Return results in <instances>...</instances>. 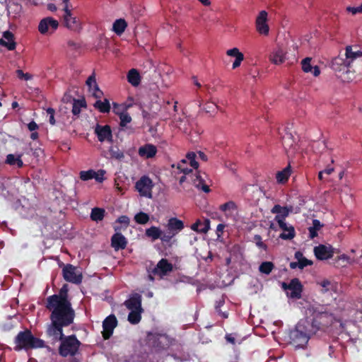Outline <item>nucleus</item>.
<instances>
[{
  "label": "nucleus",
  "instance_id": "nucleus-1",
  "mask_svg": "<svg viewBox=\"0 0 362 362\" xmlns=\"http://www.w3.org/2000/svg\"><path fill=\"white\" fill-rule=\"evenodd\" d=\"M46 308L51 311V322L47 325L46 334H54L63 331V327H68L73 323L75 317V311L71 303L66 301L53 303L47 302Z\"/></svg>",
  "mask_w": 362,
  "mask_h": 362
},
{
  "label": "nucleus",
  "instance_id": "nucleus-2",
  "mask_svg": "<svg viewBox=\"0 0 362 362\" xmlns=\"http://www.w3.org/2000/svg\"><path fill=\"white\" fill-rule=\"evenodd\" d=\"M306 321L310 326L309 332L316 334L325 332L334 322V315L323 306L310 305L305 310Z\"/></svg>",
  "mask_w": 362,
  "mask_h": 362
},
{
  "label": "nucleus",
  "instance_id": "nucleus-3",
  "mask_svg": "<svg viewBox=\"0 0 362 362\" xmlns=\"http://www.w3.org/2000/svg\"><path fill=\"white\" fill-rule=\"evenodd\" d=\"M53 342L60 341L58 349L59 354L62 357L76 356L79 354L81 342L75 334L65 336L63 331L60 334H47Z\"/></svg>",
  "mask_w": 362,
  "mask_h": 362
},
{
  "label": "nucleus",
  "instance_id": "nucleus-4",
  "mask_svg": "<svg viewBox=\"0 0 362 362\" xmlns=\"http://www.w3.org/2000/svg\"><path fill=\"white\" fill-rule=\"evenodd\" d=\"M13 349L16 351L45 347V341L34 337L29 329L20 332L15 337Z\"/></svg>",
  "mask_w": 362,
  "mask_h": 362
},
{
  "label": "nucleus",
  "instance_id": "nucleus-5",
  "mask_svg": "<svg viewBox=\"0 0 362 362\" xmlns=\"http://www.w3.org/2000/svg\"><path fill=\"white\" fill-rule=\"evenodd\" d=\"M186 160H182L177 165V168L182 172L185 175H182L179 180L180 185L187 180H190L195 187L202 189L205 193L210 192L209 186L206 184L204 179L199 173H193L192 169L185 168Z\"/></svg>",
  "mask_w": 362,
  "mask_h": 362
},
{
  "label": "nucleus",
  "instance_id": "nucleus-6",
  "mask_svg": "<svg viewBox=\"0 0 362 362\" xmlns=\"http://www.w3.org/2000/svg\"><path fill=\"white\" fill-rule=\"evenodd\" d=\"M312 332L307 330L305 326L302 323H298L293 330H291L289 334L290 343L296 348L304 347L310 339V334Z\"/></svg>",
  "mask_w": 362,
  "mask_h": 362
},
{
  "label": "nucleus",
  "instance_id": "nucleus-7",
  "mask_svg": "<svg viewBox=\"0 0 362 362\" xmlns=\"http://www.w3.org/2000/svg\"><path fill=\"white\" fill-rule=\"evenodd\" d=\"M64 279L70 283L80 284L82 282L83 275L77 271V267L71 264H67L62 269Z\"/></svg>",
  "mask_w": 362,
  "mask_h": 362
},
{
  "label": "nucleus",
  "instance_id": "nucleus-8",
  "mask_svg": "<svg viewBox=\"0 0 362 362\" xmlns=\"http://www.w3.org/2000/svg\"><path fill=\"white\" fill-rule=\"evenodd\" d=\"M281 287L285 291H290L287 293V296L291 298L299 299L301 298V293L303 291V285L298 279L294 278L291 280L289 284L283 282Z\"/></svg>",
  "mask_w": 362,
  "mask_h": 362
},
{
  "label": "nucleus",
  "instance_id": "nucleus-9",
  "mask_svg": "<svg viewBox=\"0 0 362 362\" xmlns=\"http://www.w3.org/2000/svg\"><path fill=\"white\" fill-rule=\"evenodd\" d=\"M59 27V22L52 17H46L42 19L38 25V30L42 35H51Z\"/></svg>",
  "mask_w": 362,
  "mask_h": 362
},
{
  "label": "nucleus",
  "instance_id": "nucleus-10",
  "mask_svg": "<svg viewBox=\"0 0 362 362\" xmlns=\"http://www.w3.org/2000/svg\"><path fill=\"white\" fill-rule=\"evenodd\" d=\"M135 187L142 197H152V180L147 176H142L136 182Z\"/></svg>",
  "mask_w": 362,
  "mask_h": 362
},
{
  "label": "nucleus",
  "instance_id": "nucleus-11",
  "mask_svg": "<svg viewBox=\"0 0 362 362\" xmlns=\"http://www.w3.org/2000/svg\"><path fill=\"white\" fill-rule=\"evenodd\" d=\"M293 211L292 206H281L279 204H275L271 209L272 214H276L274 221L284 226V221H286V218L288 216L289 214Z\"/></svg>",
  "mask_w": 362,
  "mask_h": 362
},
{
  "label": "nucleus",
  "instance_id": "nucleus-12",
  "mask_svg": "<svg viewBox=\"0 0 362 362\" xmlns=\"http://www.w3.org/2000/svg\"><path fill=\"white\" fill-rule=\"evenodd\" d=\"M114 229L116 233L111 237V247L114 248L115 251L125 249L128 242L127 238L119 232L122 228L115 226Z\"/></svg>",
  "mask_w": 362,
  "mask_h": 362
},
{
  "label": "nucleus",
  "instance_id": "nucleus-13",
  "mask_svg": "<svg viewBox=\"0 0 362 362\" xmlns=\"http://www.w3.org/2000/svg\"><path fill=\"white\" fill-rule=\"evenodd\" d=\"M173 270V265L167 259L162 258L152 269L151 274L163 278Z\"/></svg>",
  "mask_w": 362,
  "mask_h": 362
},
{
  "label": "nucleus",
  "instance_id": "nucleus-14",
  "mask_svg": "<svg viewBox=\"0 0 362 362\" xmlns=\"http://www.w3.org/2000/svg\"><path fill=\"white\" fill-rule=\"evenodd\" d=\"M117 325V320L115 315H110L103 322V337L108 339L113 334L114 329Z\"/></svg>",
  "mask_w": 362,
  "mask_h": 362
},
{
  "label": "nucleus",
  "instance_id": "nucleus-15",
  "mask_svg": "<svg viewBox=\"0 0 362 362\" xmlns=\"http://www.w3.org/2000/svg\"><path fill=\"white\" fill-rule=\"evenodd\" d=\"M268 13L266 11H261L257 16L255 26L257 31L260 35H267L269 32V28L267 24Z\"/></svg>",
  "mask_w": 362,
  "mask_h": 362
},
{
  "label": "nucleus",
  "instance_id": "nucleus-16",
  "mask_svg": "<svg viewBox=\"0 0 362 362\" xmlns=\"http://www.w3.org/2000/svg\"><path fill=\"white\" fill-rule=\"evenodd\" d=\"M94 132L99 141L103 142L107 141L112 142V133L110 125L106 124L102 126L98 124L95 127Z\"/></svg>",
  "mask_w": 362,
  "mask_h": 362
},
{
  "label": "nucleus",
  "instance_id": "nucleus-17",
  "mask_svg": "<svg viewBox=\"0 0 362 362\" xmlns=\"http://www.w3.org/2000/svg\"><path fill=\"white\" fill-rule=\"evenodd\" d=\"M314 254L317 259L325 260L334 255V249L331 245H320L314 247Z\"/></svg>",
  "mask_w": 362,
  "mask_h": 362
},
{
  "label": "nucleus",
  "instance_id": "nucleus-18",
  "mask_svg": "<svg viewBox=\"0 0 362 362\" xmlns=\"http://www.w3.org/2000/svg\"><path fill=\"white\" fill-rule=\"evenodd\" d=\"M105 171L104 170H99L98 172H95L94 170H82L79 173V177L83 181L95 179L97 182H102L105 180Z\"/></svg>",
  "mask_w": 362,
  "mask_h": 362
},
{
  "label": "nucleus",
  "instance_id": "nucleus-19",
  "mask_svg": "<svg viewBox=\"0 0 362 362\" xmlns=\"http://www.w3.org/2000/svg\"><path fill=\"white\" fill-rule=\"evenodd\" d=\"M331 67L336 73H347L351 66L346 58L339 56L332 59Z\"/></svg>",
  "mask_w": 362,
  "mask_h": 362
},
{
  "label": "nucleus",
  "instance_id": "nucleus-20",
  "mask_svg": "<svg viewBox=\"0 0 362 362\" xmlns=\"http://www.w3.org/2000/svg\"><path fill=\"white\" fill-rule=\"evenodd\" d=\"M64 22L65 26L71 30L78 31L81 29L80 22L76 17L72 16L71 11L67 8L64 10Z\"/></svg>",
  "mask_w": 362,
  "mask_h": 362
},
{
  "label": "nucleus",
  "instance_id": "nucleus-21",
  "mask_svg": "<svg viewBox=\"0 0 362 362\" xmlns=\"http://www.w3.org/2000/svg\"><path fill=\"white\" fill-rule=\"evenodd\" d=\"M64 300L66 303H71L68 299V286L66 284L61 288L59 294L52 295L47 298V302H50V304L57 303V301L62 302Z\"/></svg>",
  "mask_w": 362,
  "mask_h": 362
},
{
  "label": "nucleus",
  "instance_id": "nucleus-22",
  "mask_svg": "<svg viewBox=\"0 0 362 362\" xmlns=\"http://www.w3.org/2000/svg\"><path fill=\"white\" fill-rule=\"evenodd\" d=\"M0 45L6 47L8 50L15 49L16 43L14 40L13 34L9 30L4 32L3 37L0 39Z\"/></svg>",
  "mask_w": 362,
  "mask_h": 362
},
{
  "label": "nucleus",
  "instance_id": "nucleus-23",
  "mask_svg": "<svg viewBox=\"0 0 362 362\" xmlns=\"http://www.w3.org/2000/svg\"><path fill=\"white\" fill-rule=\"evenodd\" d=\"M124 305L130 310H143L141 308V296L135 293L124 303Z\"/></svg>",
  "mask_w": 362,
  "mask_h": 362
},
{
  "label": "nucleus",
  "instance_id": "nucleus-24",
  "mask_svg": "<svg viewBox=\"0 0 362 362\" xmlns=\"http://www.w3.org/2000/svg\"><path fill=\"white\" fill-rule=\"evenodd\" d=\"M157 153L156 147L153 144H146L139 148V155L145 158H151Z\"/></svg>",
  "mask_w": 362,
  "mask_h": 362
},
{
  "label": "nucleus",
  "instance_id": "nucleus-25",
  "mask_svg": "<svg viewBox=\"0 0 362 362\" xmlns=\"http://www.w3.org/2000/svg\"><path fill=\"white\" fill-rule=\"evenodd\" d=\"M166 228L177 235L184 228V223L177 218H170L168 221Z\"/></svg>",
  "mask_w": 362,
  "mask_h": 362
},
{
  "label": "nucleus",
  "instance_id": "nucleus-26",
  "mask_svg": "<svg viewBox=\"0 0 362 362\" xmlns=\"http://www.w3.org/2000/svg\"><path fill=\"white\" fill-rule=\"evenodd\" d=\"M279 228L284 230L282 233L279 235V238L282 240H291L296 235L295 228L292 226H288L286 221H284V226L279 224Z\"/></svg>",
  "mask_w": 362,
  "mask_h": 362
},
{
  "label": "nucleus",
  "instance_id": "nucleus-27",
  "mask_svg": "<svg viewBox=\"0 0 362 362\" xmlns=\"http://www.w3.org/2000/svg\"><path fill=\"white\" fill-rule=\"evenodd\" d=\"M285 54L284 50L279 47L271 53L269 59L274 64H281L285 60Z\"/></svg>",
  "mask_w": 362,
  "mask_h": 362
},
{
  "label": "nucleus",
  "instance_id": "nucleus-28",
  "mask_svg": "<svg viewBox=\"0 0 362 362\" xmlns=\"http://www.w3.org/2000/svg\"><path fill=\"white\" fill-rule=\"evenodd\" d=\"M175 235V233L167 229L165 231L162 230V235L160 240L163 245L170 247L176 242V240H173V238Z\"/></svg>",
  "mask_w": 362,
  "mask_h": 362
},
{
  "label": "nucleus",
  "instance_id": "nucleus-29",
  "mask_svg": "<svg viewBox=\"0 0 362 362\" xmlns=\"http://www.w3.org/2000/svg\"><path fill=\"white\" fill-rule=\"evenodd\" d=\"M210 223L209 220H205L204 222H202L200 220H197L191 226L192 230L199 233H206L210 228Z\"/></svg>",
  "mask_w": 362,
  "mask_h": 362
},
{
  "label": "nucleus",
  "instance_id": "nucleus-30",
  "mask_svg": "<svg viewBox=\"0 0 362 362\" xmlns=\"http://www.w3.org/2000/svg\"><path fill=\"white\" fill-rule=\"evenodd\" d=\"M345 56L346 59L348 61L349 65L351 66V64L353 62L354 60L356 59L358 57H362V51H353L351 46H347L346 47Z\"/></svg>",
  "mask_w": 362,
  "mask_h": 362
},
{
  "label": "nucleus",
  "instance_id": "nucleus-31",
  "mask_svg": "<svg viewBox=\"0 0 362 362\" xmlns=\"http://www.w3.org/2000/svg\"><path fill=\"white\" fill-rule=\"evenodd\" d=\"M127 81L133 86H137L141 82V76L139 71L135 69H132L127 74Z\"/></svg>",
  "mask_w": 362,
  "mask_h": 362
},
{
  "label": "nucleus",
  "instance_id": "nucleus-32",
  "mask_svg": "<svg viewBox=\"0 0 362 362\" xmlns=\"http://www.w3.org/2000/svg\"><path fill=\"white\" fill-rule=\"evenodd\" d=\"M22 154L17 156L14 154H8L6 156V163L10 165H16L18 168L23 166V162L21 159Z\"/></svg>",
  "mask_w": 362,
  "mask_h": 362
},
{
  "label": "nucleus",
  "instance_id": "nucleus-33",
  "mask_svg": "<svg viewBox=\"0 0 362 362\" xmlns=\"http://www.w3.org/2000/svg\"><path fill=\"white\" fill-rule=\"evenodd\" d=\"M285 134L281 136L282 145L285 150L291 148L295 144V139L291 133L288 132L286 129H284Z\"/></svg>",
  "mask_w": 362,
  "mask_h": 362
},
{
  "label": "nucleus",
  "instance_id": "nucleus-34",
  "mask_svg": "<svg viewBox=\"0 0 362 362\" xmlns=\"http://www.w3.org/2000/svg\"><path fill=\"white\" fill-rule=\"evenodd\" d=\"M127 27V23L124 19L119 18L116 20L112 25V30L117 35H121Z\"/></svg>",
  "mask_w": 362,
  "mask_h": 362
},
{
  "label": "nucleus",
  "instance_id": "nucleus-35",
  "mask_svg": "<svg viewBox=\"0 0 362 362\" xmlns=\"http://www.w3.org/2000/svg\"><path fill=\"white\" fill-rule=\"evenodd\" d=\"M145 235L154 241L161 238L162 230L158 227L151 226L146 229Z\"/></svg>",
  "mask_w": 362,
  "mask_h": 362
},
{
  "label": "nucleus",
  "instance_id": "nucleus-36",
  "mask_svg": "<svg viewBox=\"0 0 362 362\" xmlns=\"http://www.w3.org/2000/svg\"><path fill=\"white\" fill-rule=\"evenodd\" d=\"M94 107L98 110L101 113H108L110 111V104L107 99L103 101L98 100L93 105Z\"/></svg>",
  "mask_w": 362,
  "mask_h": 362
},
{
  "label": "nucleus",
  "instance_id": "nucleus-37",
  "mask_svg": "<svg viewBox=\"0 0 362 362\" xmlns=\"http://www.w3.org/2000/svg\"><path fill=\"white\" fill-rule=\"evenodd\" d=\"M105 211L102 208L95 207L92 209L90 218L94 221H100L104 218Z\"/></svg>",
  "mask_w": 362,
  "mask_h": 362
},
{
  "label": "nucleus",
  "instance_id": "nucleus-38",
  "mask_svg": "<svg viewBox=\"0 0 362 362\" xmlns=\"http://www.w3.org/2000/svg\"><path fill=\"white\" fill-rule=\"evenodd\" d=\"M143 310H132L128 315V321L132 325L138 324L141 319V312Z\"/></svg>",
  "mask_w": 362,
  "mask_h": 362
},
{
  "label": "nucleus",
  "instance_id": "nucleus-39",
  "mask_svg": "<svg viewBox=\"0 0 362 362\" xmlns=\"http://www.w3.org/2000/svg\"><path fill=\"white\" fill-rule=\"evenodd\" d=\"M291 174L290 167L285 168L283 170L276 173V178L278 182L285 183L288 181Z\"/></svg>",
  "mask_w": 362,
  "mask_h": 362
},
{
  "label": "nucleus",
  "instance_id": "nucleus-40",
  "mask_svg": "<svg viewBox=\"0 0 362 362\" xmlns=\"http://www.w3.org/2000/svg\"><path fill=\"white\" fill-rule=\"evenodd\" d=\"M322 227L320 221L317 219L313 221V226L308 228L310 238L313 239L317 236V231Z\"/></svg>",
  "mask_w": 362,
  "mask_h": 362
},
{
  "label": "nucleus",
  "instance_id": "nucleus-41",
  "mask_svg": "<svg viewBox=\"0 0 362 362\" xmlns=\"http://www.w3.org/2000/svg\"><path fill=\"white\" fill-rule=\"evenodd\" d=\"M86 101L84 100H74L72 106V113L74 115H78L81 112V108L86 107Z\"/></svg>",
  "mask_w": 362,
  "mask_h": 362
},
{
  "label": "nucleus",
  "instance_id": "nucleus-42",
  "mask_svg": "<svg viewBox=\"0 0 362 362\" xmlns=\"http://www.w3.org/2000/svg\"><path fill=\"white\" fill-rule=\"evenodd\" d=\"M274 264L272 262H263L259 267V270L261 273L264 274H269L273 269Z\"/></svg>",
  "mask_w": 362,
  "mask_h": 362
},
{
  "label": "nucleus",
  "instance_id": "nucleus-43",
  "mask_svg": "<svg viewBox=\"0 0 362 362\" xmlns=\"http://www.w3.org/2000/svg\"><path fill=\"white\" fill-rule=\"evenodd\" d=\"M110 154L112 158L122 160L124 158V154L117 146H112L110 148Z\"/></svg>",
  "mask_w": 362,
  "mask_h": 362
},
{
  "label": "nucleus",
  "instance_id": "nucleus-44",
  "mask_svg": "<svg viewBox=\"0 0 362 362\" xmlns=\"http://www.w3.org/2000/svg\"><path fill=\"white\" fill-rule=\"evenodd\" d=\"M115 113L119 116L120 119V126L122 127H125L128 123H130L132 121V117L128 112H119L115 110Z\"/></svg>",
  "mask_w": 362,
  "mask_h": 362
},
{
  "label": "nucleus",
  "instance_id": "nucleus-45",
  "mask_svg": "<svg viewBox=\"0 0 362 362\" xmlns=\"http://www.w3.org/2000/svg\"><path fill=\"white\" fill-rule=\"evenodd\" d=\"M225 304V299L221 298L218 300L216 301L215 304V310L218 313V315L223 319H226L228 317V313L227 312H223L221 310V308Z\"/></svg>",
  "mask_w": 362,
  "mask_h": 362
},
{
  "label": "nucleus",
  "instance_id": "nucleus-46",
  "mask_svg": "<svg viewBox=\"0 0 362 362\" xmlns=\"http://www.w3.org/2000/svg\"><path fill=\"white\" fill-rule=\"evenodd\" d=\"M134 221L139 224H146L149 221V216L144 212H139L134 216Z\"/></svg>",
  "mask_w": 362,
  "mask_h": 362
},
{
  "label": "nucleus",
  "instance_id": "nucleus-47",
  "mask_svg": "<svg viewBox=\"0 0 362 362\" xmlns=\"http://www.w3.org/2000/svg\"><path fill=\"white\" fill-rule=\"evenodd\" d=\"M196 156H197L195 153L189 152L187 153L186 158L185 159L186 160V163L189 162L190 166L194 169H197L199 167V163L197 161H196Z\"/></svg>",
  "mask_w": 362,
  "mask_h": 362
},
{
  "label": "nucleus",
  "instance_id": "nucleus-48",
  "mask_svg": "<svg viewBox=\"0 0 362 362\" xmlns=\"http://www.w3.org/2000/svg\"><path fill=\"white\" fill-rule=\"evenodd\" d=\"M310 62H311V59L309 57H306L302 60V62H301L302 69L304 72L308 73V72L312 71L313 66L310 64Z\"/></svg>",
  "mask_w": 362,
  "mask_h": 362
},
{
  "label": "nucleus",
  "instance_id": "nucleus-49",
  "mask_svg": "<svg viewBox=\"0 0 362 362\" xmlns=\"http://www.w3.org/2000/svg\"><path fill=\"white\" fill-rule=\"evenodd\" d=\"M86 84L87 85V86L88 87L89 90H90L91 89L93 90V88L95 87V84H97L96 83V79H95V72H93L86 80Z\"/></svg>",
  "mask_w": 362,
  "mask_h": 362
},
{
  "label": "nucleus",
  "instance_id": "nucleus-50",
  "mask_svg": "<svg viewBox=\"0 0 362 362\" xmlns=\"http://www.w3.org/2000/svg\"><path fill=\"white\" fill-rule=\"evenodd\" d=\"M220 210L222 211H226L228 210H234L236 209V204L234 202L229 201L228 202H226L223 204H221L219 207Z\"/></svg>",
  "mask_w": 362,
  "mask_h": 362
},
{
  "label": "nucleus",
  "instance_id": "nucleus-51",
  "mask_svg": "<svg viewBox=\"0 0 362 362\" xmlns=\"http://www.w3.org/2000/svg\"><path fill=\"white\" fill-rule=\"evenodd\" d=\"M253 239L258 247L263 249L264 251L267 250V245L262 242L260 235H255Z\"/></svg>",
  "mask_w": 362,
  "mask_h": 362
},
{
  "label": "nucleus",
  "instance_id": "nucleus-52",
  "mask_svg": "<svg viewBox=\"0 0 362 362\" xmlns=\"http://www.w3.org/2000/svg\"><path fill=\"white\" fill-rule=\"evenodd\" d=\"M16 75L18 78L28 81L32 79L33 76L30 74L29 73H24L21 69L16 70Z\"/></svg>",
  "mask_w": 362,
  "mask_h": 362
},
{
  "label": "nucleus",
  "instance_id": "nucleus-53",
  "mask_svg": "<svg viewBox=\"0 0 362 362\" xmlns=\"http://www.w3.org/2000/svg\"><path fill=\"white\" fill-rule=\"evenodd\" d=\"M226 54L230 57H234L235 58L238 57L239 56H243V54L240 52V50L237 47H234L232 49H230L226 51Z\"/></svg>",
  "mask_w": 362,
  "mask_h": 362
},
{
  "label": "nucleus",
  "instance_id": "nucleus-54",
  "mask_svg": "<svg viewBox=\"0 0 362 362\" xmlns=\"http://www.w3.org/2000/svg\"><path fill=\"white\" fill-rule=\"evenodd\" d=\"M117 222L124 225V229H126L129 224V218L127 216H120L117 219Z\"/></svg>",
  "mask_w": 362,
  "mask_h": 362
},
{
  "label": "nucleus",
  "instance_id": "nucleus-55",
  "mask_svg": "<svg viewBox=\"0 0 362 362\" xmlns=\"http://www.w3.org/2000/svg\"><path fill=\"white\" fill-rule=\"evenodd\" d=\"M298 264H299V269H303V268H305L307 266L313 265V261L308 259L305 257H303L300 261H298Z\"/></svg>",
  "mask_w": 362,
  "mask_h": 362
},
{
  "label": "nucleus",
  "instance_id": "nucleus-56",
  "mask_svg": "<svg viewBox=\"0 0 362 362\" xmlns=\"http://www.w3.org/2000/svg\"><path fill=\"white\" fill-rule=\"evenodd\" d=\"M47 113L49 115V122L52 125H54L56 123L54 119L55 111L53 108L49 107L47 109Z\"/></svg>",
  "mask_w": 362,
  "mask_h": 362
},
{
  "label": "nucleus",
  "instance_id": "nucleus-57",
  "mask_svg": "<svg viewBox=\"0 0 362 362\" xmlns=\"http://www.w3.org/2000/svg\"><path fill=\"white\" fill-rule=\"evenodd\" d=\"M346 10L354 15H355L356 13H362V4H361V6H357V7L349 6L346 8Z\"/></svg>",
  "mask_w": 362,
  "mask_h": 362
},
{
  "label": "nucleus",
  "instance_id": "nucleus-58",
  "mask_svg": "<svg viewBox=\"0 0 362 362\" xmlns=\"http://www.w3.org/2000/svg\"><path fill=\"white\" fill-rule=\"evenodd\" d=\"M93 95L96 98H100L102 95H103V93L102 90H100L98 84H95V87L93 88Z\"/></svg>",
  "mask_w": 362,
  "mask_h": 362
},
{
  "label": "nucleus",
  "instance_id": "nucleus-59",
  "mask_svg": "<svg viewBox=\"0 0 362 362\" xmlns=\"http://www.w3.org/2000/svg\"><path fill=\"white\" fill-rule=\"evenodd\" d=\"M27 127L29 131L30 132H35L37 129H39V126L34 120H32L30 122H29Z\"/></svg>",
  "mask_w": 362,
  "mask_h": 362
},
{
  "label": "nucleus",
  "instance_id": "nucleus-60",
  "mask_svg": "<svg viewBox=\"0 0 362 362\" xmlns=\"http://www.w3.org/2000/svg\"><path fill=\"white\" fill-rule=\"evenodd\" d=\"M244 60V55L239 56L235 58L234 62L233 63V69H235L240 66L241 62Z\"/></svg>",
  "mask_w": 362,
  "mask_h": 362
},
{
  "label": "nucleus",
  "instance_id": "nucleus-61",
  "mask_svg": "<svg viewBox=\"0 0 362 362\" xmlns=\"http://www.w3.org/2000/svg\"><path fill=\"white\" fill-rule=\"evenodd\" d=\"M67 45L71 49H78V48H80L79 44H78L72 40L68 41Z\"/></svg>",
  "mask_w": 362,
  "mask_h": 362
},
{
  "label": "nucleus",
  "instance_id": "nucleus-62",
  "mask_svg": "<svg viewBox=\"0 0 362 362\" xmlns=\"http://www.w3.org/2000/svg\"><path fill=\"white\" fill-rule=\"evenodd\" d=\"M311 72L313 73V74L315 76H317L320 74V70L317 66H315L313 67V70Z\"/></svg>",
  "mask_w": 362,
  "mask_h": 362
},
{
  "label": "nucleus",
  "instance_id": "nucleus-63",
  "mask_svg": "<svg viewBox=\"0 0 362 362\" xmlns=\"http://www.w3.org/2000/svg\"><path fill=\"white\" fill-rule=\"evenodd\" d=\"M294 257L295 259L298 260L297 262L300 261L301 259L304 257L303 253L300 251L296 252Z\"/></svg>",
  "mask_w": 362,
  "mask_h": 362
},
{
  "label": "nucleus",
  "instance_id": "nucleus-64",
  "mask_svg": "<svg viewBox=\"0 0 362 362\" xmlns=\"http://www.w3.org/2000/svg\"><path fill=\"white\" fill-rule=\"evenodd\" d=\"M334 171V168L328 166L324 170H322L323 173H325L327 175H331Z\"/></svg>",
  "mask_w": 362,
  "mask_h": 362
}]
</instances>
